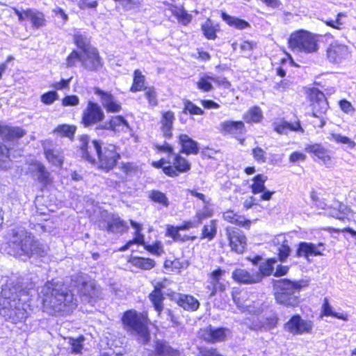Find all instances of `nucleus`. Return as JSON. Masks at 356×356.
<instances>
[{"label":"nucleus","instance_id":"37","mask_svg":"<svg viewBox=\"0 0 356 356\" xmlns=\"http://www.w3.org/2000/svg\"><path fill=\"white\" fill-rule=\"evenodd\" d=\"M223 218L229 222L246 227H249L251 223L250 220H245L243 216L238 215L231 210L223 213Z\"/></svg>","mask_w":356,"mask_h":356},{"label":"nucleus","instance_id":"24","mask_svg":"<svg viewBox=\"0 0 356 356\" xmlns=\"http://www.w3.org/2000/svg\"><path fill=\"white\" fill-rule=\"evenodd\" d=\"M167 5L168 10L171 12L179 24L186 26L191 22L193 15L185 9L183 5L177 6L170 3H168Z\"/></svg>","mask_w":356,"mask_h":356},{"label":"nucleus","instance_id":"52","mask_svg":"<svg viewBox=\"0 0 356 356\" xmlns=\"http://www.w3.org/2000/svg\"><path fill=\"white\" fill-rule=\"evenodd\" d=\"M346 13L340 12L336 16V19H327L325 20L324 23L329 27L337 30H341L343 28V22H341V18L346 17Z\"/></svg>","mask_w":356,"mask_h":356},{"label":"nucleus","instance_id":"4","mask_svg":"<svg viewBox=\"0 0 356 356\" xmlns=\"http://www.w3.org/2000/svg\"><path fill=\"white\" fill-rule=\"evenodd\" d=\"M44 306L55 312H69L76 306V300L63 284L47 282L40 291Z\"/></svg>","mask_w":356,"mask_h":356},{"label":"nucleus","instance_id":"15","mask_svg":"<svg viewBox=\"0 0 356 356\" xmlns=\"http://www.w3.org/2000/svg\"><path fill=\"white\" fill-rule=\"evenodd\" d=\"M99 129L115 133H126L131 130L128 121L122 115L111 116L99 126Z\"/></svg>","mask_w":356,"mask_h":356},{"label":"nucleus","instance_id":"21","mask_svg":"<svg viewBox=\"0 0 356 356\" xmlns=\"http://www.w3.org/2000/svg\"><path fill=\"white\" fill-rule=\"evenodd\" d=\"M303 281H292L288 279H280L275 280L273 283L274 291L293 293L299 296L300 289L302 288Z\"/></svg>","mask_w":356,"mask_h":356},{"label":"nucleus","instance_id":"33","mask_svg":"<svg viewBox=\"0 0 356 356\" xmlns=\"http://www.w3.org/2000/svg\"><path fill=\"white\" fill-rule=\"evenodd\" d=\"M179 143L182 152L186 154H197L199 152L197 143L188 137V135H179Z\"/></svg>","mask_w":356,"mask_h":356},{"label":"nucleus","instance_id":"56","mask_svg":"<svg viewBox=\"0 0 356 356\" xmlns=\"http://www.w3.org/2000/svg\"><path fill=\"white\" fill-rule=\"evenodd\" d=\"M181 230L179 227L168 226L167 228V235L172 237L175 241H186L185 238H182L179 232Z\"/></svg>","mask_w":356,"mask_h":356},{"label":"nucleus","instance_id":"2","mask_svg":"<svg viewBox=\"0 0 356 356\" xmlns=\"http://www.w3.org/2000/svg\"><path fill=\"white\" fill-rule=\"evenodd\" d=\"M8 252L15 257L31 258L32 256L44 257L47 250L44 246L24 228L17 227L11 230L8 241Z\"/></svg>","mask_w":356,"mask_h":356},{"label":"nucleus","instance_id":"22","mask_svg":"<svg viewBox=\"0 0 356 356\" xmlns=\"http://www.w3.org/2000/svg\"><path fill=\"white\" fill-rule=\"evenodd\" d=\"M228 331V330L225 328L214 329L209 325L205 328L201 329L199 332V336L207 342L216 343L225 340L226 332Z\"/></svg>","mask_w":356,"mask_h":356},{"label":"nucleus","instance_id":"38","mask_svg":"<svg viewBox=\"0 0 356 356\" xmlns=\"http://www.w3.org/2000/svg\"><path fill=\"white\" fill-rule=\"evenodd\" d=\"M257 47L255 41L243 40L239 44L234 42L232 44V48L234 51L238 49L241 53H252Z\"/></svg>","mask_w":356,"mask_h":356},{"label":"nucleus","instance_id":"26","mask_svg":"<svg viewBox=\"0 0 356 356\" xmlns=\"http://www.w3.org/2000/svg\"><path fill=\"white\" fill-rule=\"evenodd\" d=\"M347 48L344 45L331 44L327 49V58L332 63H339L347 55Z\"/></svg>","mask_w":356,"mask_h":356},{"label":"nucleus","instance_id":"60","mask_svg":"<svg viewBox=\"0 0 356 356\" xmlns=\"http://www.w3.org/2000/svg\"><path fill=\"white\" fill-rule=\"evenodd\" d=\"M72 77L69 79H61L59 81L54 82L51 85V87L56 90H68L70 88V83Z\"/></svg>","mask_w":356,"mask_h":356},{"label":"nucleus","instance_id":"45","mask_svg":"<svg viewBox=\"0 0 356 356\" xmlns=\"http://www.w3.org/2000/svg\"><path fill=\"white\" fill-rule=\"evenodd\" d=\"M183 113L191 115H203L204 110L188 99L184 100Z\"/></svg>","mask_w":356,"mask_h":356},{"label":"nucleus","instance_id":"13","mask_svg":"<svg viewBox=\"0 0 356 356\" xmlns=\"http://www.w3.org/2000/svg\"><path fill=\"white\" fill-rule=\"evenodd\" d=\"M225 234L232 250L242 254L247 244L246 237L243 232L237 228L228 227L225 229Z\"/></svg>","mask_w":356,"mask_h":356},{"label":"nucleus","instance_id":"63","mask_svg":"<svg viewBox=\"0 0 356 356\" xmlns=\"http://www.w3.org/2000/svg\"><path fill=\"white\" fill-rule=\"evenodd\" d=\"M81 10L93 9L98 6L97 0H79L77 3Z\"/></svg>","mask_w":356,"mask_h":356},{"label":"nucleus","instance_id":"7","mask_svg":"<svg viewBox=\"0 0 356 356\" xmlns=\"http://www.w3.org/2000/svg\"><path fill=\"white\" fill-rule=\"evenodd\" d=\"M65 60L67 67H72L78 61H80L87 70L92 72L99 70L104 65L103 58L97 48L95 47L83 53V55L77 50L73 49L67 56Z\"/></svg>","mask_w":356,"mask_h":356},{"label":"nucleus","instance_id":"44","mask_svg":"<svg viewBox=\"0 0 356 356\" xmlns=\"http://www.w3.org/2000/svg\"><path fill=\"white\" fill-rule=\"evenodd\" d=\"M217 233V224L216 221L213 220L209 222L208 225L203 227L201 238H207L211 241Z\"/></svg>","mask_w":356,"mask_h":356},{"label":"nucleus","instance_id":"12","mask_svg":"<svg viewBox=\"0 0 356 356\" xmlns=\"http://www.w3.org/2000/svg\"><path fill=\"white\" fill-rule=\"evenodd\" d=\"M211 81L220 88L229 89L232 86L231 82L225 76H212L207 74L200 76L195 83V86L200 91L209 92L214 88Z\"/></svg>","mask_w":356,"mask_h":356},{"label":"nucleus","instance_id":"1","mask_svg":"<svg viewBox=\"0 0 356 356\" xmlns=\"http://www.w3.org/2000/svg\"><path fill=\"white\" fill-rule=\"evenodd\" d=\"M29 289L19 284L3 287L0 295V315L13 323L25 320L29 314Z\"/></svg>","mask_w":356,"mask_h":356},{"label":"nucleus","instance_id":"10","mask_svg":"<svg viewBox=\"0 0 356 356\" xmlns=\"http://www.w3.org/2000/svg\"><path fill=\"white\" fill-rule=\"evenodd\" d=\"M99 227L101 229L113 234H122L129 229L127 222L118 215L106 211L102 213Z\"/></svg>","mask_w":356,"mask_h":356},{"label":"nucleus","instance_id":"55","mask_svg":"<svg viewBox=\"0 0 356 356\" xmlns=\"http://www.w3.org/2000/svg\"><path fill=\"white\" fill-rule=\"evenodd\" d=\"M58 99V95L55 90L44 92L40 97L41 102L45 105H51Z\"/></svg>","mask_w":356,"mask_h":356},{"label":"nucleus","instance_id":"34","mask_svg":"<svg viewBox=\"0 0 356 356\" xmlns=\"http://www.w3.org/2000/svg\"><path fill=\"white\" fill-rule=\"evenodd\" d=\"M145 76L140 70H135L133 73V82L129 88V91L131 92L143 91L147 88L145 86Z\"/></svg>","mask_w":356,"mask_h":356},{"label":"nucleus","instance_id":"9","mask_svg":"<svg viewBox=\"0 0 356 356\" xmlns=\"http://www.w3.org/2000/svg\"><path fill=\"white\" fill-rule=\"evenodd\" d=\"M12 10L17 16L19 22H23L26 20L29 21L31 27L33 30L42 29L47 24L48 22L46 15L40 10L31 8L20 10L15 7H13Z\"/></svg>","mask_w":356,"mask_h":356},{"label":"nucleus","instance_id":"31","mask_svg":"<svg viewBox=\"0 0 356 356\" xmlns=\"http://www.w3.org/2000/svg\"><path fill=\"white\" fill-rule=\"evenodd\" d=\"M175 120V113L172 111L161 112L159 121L160 129L163 134H171L173 130V124Z\"/></svg>","mask_w":356,"mask_h":356},{"label":"nucleus","instance_id":"61","mask_svg":"<svg viewBox=\"0 0 356 356\" xmlns=\"http://www.w3.org/2000/svg\"><path fill=\"white\" fill-rule=\"evenodd\" d=\"M63 106H75L79 104V99L75 95H66L62 99Z\"/></svg>","mask_w":356,"mask_h":356},{"label":"nucleus","instance_id":"8","mask_svg":"<svg viewBox=\"0 0 356 356\" xmlns=\"http://www.w3.org/2000/svg\"><path fill=\"white\" fill-rule=\"evenodd\" d=\"M317 39L309 31L300 29L291 33L288 39V47L291 50L307 54L314 53L318 50Z\"/></svg>","mask_w":356,"mask_h":356},{"label":"nucleus","instance_id":"64","mask_svg":"<svg viewBox=\"0 0 356 356\" xmlns=\"http://www.w3.org/2000/svg\"><path fill=\"white\" fill-rule=\"evenodd\" d=\"M254 159L259 163H265L266 161V152L261 147H256L252 150Z\"/></svg>","mask_w":356,"mask_h":356},{"label":"nucleus","instance_id":"11","mask_svg":"<svg viewBox=\"0 0 356 356\" xmlns=\"http://www.w3.org/2000/svg\"><path fill=\"white\" fill-rule=\"evenodd\" d=\"M104 118V113L100 106L96 102L89 101L83 111L81 124L84 127H89L102 121Z\"/></svg>","mask_w":356,"mask_h":356},{"label":"nucleus","instance_id":"58","mask_svg":"<svg viewBox=\"0 0 356 356\" xmlns=\"http://www.w3.org/2000/svg\"><path fill=\"white\" fill-rule=\"evenodd\" d=\"M339 106L340 109L346 114L353 115L355 112V108L352 105L351 102L346 99L339 100Z\"/></svg>","mask_w":356,"mask_h":356},{"label":"nucleus","instance_id":"62","mask_svg":"<svg viewBox=\"0 0 356 356\" xmlns=\"http://www.w3.org/2000/svg\"><path fill=\"white\" fill-rule=\"evenodd\" d=\"M76 131L75 125L61 124L58 126L54 130V134H74Z\"/></svg>","mask_w":356,"mask_h":356},{"label":"nucleus","instance_id":"39","mask_svg":"<svg viewBox=\"0 0 356 356\" xmlns=\"http://www.w3.org/2000/svg\"><path fill=\"white\" fill-rule=\"evenodd\" d=\"M73 41L74 44L81 51L82 53H84L89 49L93 47L90 44V39L88 38L84 34H82L79 32L74 34Z\"/></svg>","mask_w":356,"mask_h":356},{"label":"nucleus","instance_id":"32","mask_svg":"<svg viewBox=\"0 0 356 356\" xmlns=\"http://www.w3.org/2000/svg\"><path fill=\"white\" fill-rule=\"evenodd\" d=\"M305 150L308 152L313 153L325 165L330 161V156L327 150L320 144L307 145L305 147Z\"/></svg>","mask_w":356,"mask_h":356},{"label":"nucleus","instance_id":"57","mask_svg":"<svg viewBox=\"0 0 356 356\" xmlns=\"http://www.w3.org/2000/svg\"><path fill=\"white\" fill-rule=\"evenodd\" d=\"M120 168L126 176L134 175L138 171V166L133 163H122Z\"/></svg>","mask_w":356,"mask_h":356},{"label":"nucleus","instance_id":"47","mask_svg":"<svg viewBox=\"0 0 356 356\" xmlns=\"http://www.w3.org/2000/svg\"><path fill=\"white\" fill-rule=\"evenodd\" d=\"M276 262L274 259H268L265 263H262L259 266V271H255L256 274L261 275V280L264 277L270 275L273 272V264Z\"/></svg>","mask_w":356,"mask_h":356},{"label":"nucleus","instance_id":"49","mask_svg":"<svg viewBox=\"0 0 356 356\" xmlns=\"http://www.w3.org/2000/svg\"><path fill=\"white\" fill-rule=\"evenodd\" d=\"M68 344L71 346L72 352L74 354H79L83 349V343L85 341L83 336H79L78 338L74 339L69 337L67 339Z\"/></svg>","mask_w":356,"mask_h":356},{"label":"nucleus","instance_id":"5","mask_svg":"<svg viewBox=\"0 0 356 356\" xmlns=\"http://www.w3.org/2000/svg\"><path fill=\"white\" fill-rule=\"evenodd\" d=\"M123 329L131 335L138 337L143 343L149 339L147 316L134 309L125 312L122 317Z\"/></svg>","mask_w":356,"mask_h":356},{"label":"nucleus","instance_id":"46","mask_svg":"<svg viewBox=\"0 0 356 356\" xmlns=\"http://www.w3.org/2000/svg\"><path fill=\"white\" fill-rule=\"evenodd\" d=\"M289 62L291 63H293V60L292 56L286 53V57L282 58L279 60L278 66L275 68V74L281 78H284L286 75V63Z\"/></svg>","mask_w":356,"mask_h":356},{"label":"nucleus","instance_id":"40","mask_svg":"<svg viewBox=\"0 0 356 356\" xmlns=\"http://www.w3.org/2000/svg\"><path fill=\"white\" fill-rule=\"evenodd\" d=\"M131 262L135 267L143 270H150L153 268L156 264L154 259L139 257H133Z\"/></svg>","mask_w":356,"mask_h":356},{"label":"nucleus","instance_id":"19","mask_svg":"<svg viewBox=\"0 0 356 356\" xmlns=\"http://www.w3.org/2000/svg\"><path fill=\"white\" fill-rule=\"evenodd\" d=\"M42 146L48 161L55 166H61L63 162V156L58 145L51 141L45 140L43 142Z\"/></svg>","mask_w":356,"mask_h":356},{"label":"nucleus","instance_id":"29","mask_svg":"<svg viewBox=\"0 0 356 356\" xmlns=\"http://www.w3.org/2000/svg\"><path fill=\"white\" fill-rule=\"evenodd\" d=\"M274 295L276 302L280 305L294 307L299 303V296L293 293L274 291Z\"/></svg>","mask_w":356,"mask_h":356},{"label":"nucleus","instance_id":"54","mask_svg":"<svg viewBox=\"0 0 356 356\" xmlns=\"http://www.w3.org/2000/svg\"><path fill=\"white\" fill-rule=\"evenodd\" d=\"M38 179L40 183L47 185L50 182L49 173L45 169V167L41 164L37 166Z\"/></svg>","mask_w":356,"mask_h":356},{"label":"nucleus","instance_id":"50","mask_svg":"<svg viewBox=\"0 0 356 356\" xmlns=\"http://www.w3.org/2000/svg\"><path fill=\"white\" fill-rule=\"evenodd\" d=\"M144 95L147 100L149 106L155 107L158 105L157 92L156 88L154 86H149L145 88L144 90Z\"/></svg>","mask_w":356,"mask_h":356},{"label":"nucleus","instance_id":"48","mask_svg":"<svg viewBox=\"0 0 356 356\" xmlns=\"http://www.w3.org/2000/svg\"><path fill=\"white\" fill-rule=\"evenodd\" d=\"M10 161L9 148L0 145V169L10 168Z\"/></svg>","mask_w":356,"mask_h":356},{"label":"nucleus","instance_id":"42","mask_svg":"<svg viewBox=\"0 0 356 356\" xmlns=\"http://www.w3.org/2000/svg\"><path fill=\"white\" fill-rule=\"evenodd\" d=\"M222 129L225 132H232L234 131H242L245 129L244 122L241 120L238 121H232V120H227L222 122L220 124Z\"/></svg>","mask_w":356,"mask_h":356},{"label":"nucleus","instance_id":"18","mask_svg":"<svg viewBox=\"0 0 356 356\" xmlns=\"http://www.w3.org/2000/svg\"><path fill=\"white\" fill-rule=\"evenodd\" d=\"M77 288L80 294L89 298H97L99 292L95 282L88 277L79 275L77 277Z\"/></svg>","mask_w":356,"mask_h":356},{"label":"nucleus","instance_id":"3","mask_svg":"<svg viewBox=\"0 0 356 356\" xmlns=\"http://www.w3.org/2000/svg\"><path fill=\"white\" fill-rule=\"evenodd\" d=\"M80 140L81 156L88 162L94 164L96 159L94 155L98 156L99 168L108 171L112 169L120 159V154L116 151V147L112 144L100 143L97 140H92L88 144V136H81Z\"/></svg>","mask_w":356,"mask_h":356},{"label":"nucleus","instance_id":"30","mask_svg":"<svg viewBox=\"0 0 356 356\" xmlns=\"http://www.w3.org/2000/svg\"><path fill=\"white\" fill-rule=\"evenodd\" d=\"M220 17L229 26L238 30H244L250 27V24L248 21L238 17L229 15L224 11L221 12Z\"/></svg>","mask_w":356,"mask_h":356},{"label":"nucleus","instance_id":"35","mask_svg":"<svg viewBox=\"0 0 356 356\" xmlns=\"http://www.w3.org/2000/svg\"><path fill=\"white\" fill-rule=\"evenodd\" d=\"M244 121L249 124L259 123L263 119V113L260 107L254 106L250 107L243 117Z\"/></svg>","mask_w":356,"mask_h":356},{"label":"nucleus","instance_id":"28","mask_svg":"<svg viewBox=\"0 0 356 356\" xmlns=\"http://www.w3.org/2000/svg\"><path fill=\"white\" fill-rule=\"evenodd\" d=\"M172 298L186 310L195 311L200 306L198 300L192 296L176 293Z\"/></svg>","mask_w":356,"mask_h":356},{"label":"nucleus","instance_id":"20","mask_svg":"<svg viewBox=\"0 0 356 356\" xmlns=\"http://www.w3.org/2000/svg\"><path fill=\"white\" fill-rule=\"evenodd\" d=\"M325 250V245L323 243L314 244L312 243L302 242L299 244L296 254L298 257H304L309 259V257L321 256Z\"/></svg>","mask_w":356,"mask_h":356},{"label":"nucleus","instance_id":"41","mask_svg":"<svg viewBox=\"0 0 356 356\" xmlns=\"http://www.w3.org/2000/svg\"><path fill=\"white\" fill-rule=\"evenodd\" d=\"M155 352L159 356H179V352L165 343H157Z\"/></svg>","mask_w":356,"mask_h":356},{"label":"nucleus","instance_id":"27","mask_svg":"<svg viewBox=\"0 0 356 356\" xmlns=\"http://www.w3.org/2000/svg\"><path fill=\"white\" fill-rule=\"evenodd\" d=\"M201 31L203 36L208 40H215L218 38V33L220 31L219 23H215L211 19L207 18L201 24Z\"/></svg>","mask_w":356,"mask_h":356},{"label":"nucleus","instance_id":"17","mask_svg":"<svg viewBox=\"0 0 356 356\" xmlns=\"http://www.w3.org/2000/svg\"><path fill=\"white\" fill-rule=\"evenodd\" d=\"M94 92L99 97L103 107L108 113H118L122 110L121 104L115 99L114 96L108 91L95 88Z\"/></svg>","mask_w":356,"mask_h":356},{"label":"nucleus","instance_id":"14","mask_svg":"<svg viewBox=\"0 0 356 356\" xmlns=\"http://www.w3.org/2000/svg\"><path fill=\"white\" fill-rule=\"evenodd\" d=\"M312 327L311 321L302 319L299 315H294L284 324L285 330L294 335L310 333Z\"/></svg>","mask_w":356,"mask_h":356},{"label":"nucleus","instance_id":"6","mask_svg":"<svg viewBox=\"0 0 356 356\" xmlns=\"http://www.w3.org/2000/svg\"><path fill=\"white\" fill-rule=\"evenodd\" d=\"M305 94L313 117L310 123L314 127H322L325 122L319 116L325 114L329 108L327 99L323 91L315 87L305 88Z\"/></svg>","mask_w":356,"mask_h":356},{"label":"nucleus","instance_id":"25","mask_svg":"<svg viewBox=\"0 0 356 356\" xmlns=\"http://www.w3.org/2000/svg\"><path fill=\"white\" fill-rule=\"evenodd\" d=\"M167 282L168 281L166 280L158 282L155 286L154 291L149 296V300L154 305L155 309L159 313H160L163 308V293L162 292V289L165 287Z\"/></svg>","mask_w":356,"mask_h":356},{"label":"nucleus","instance_id":"43","mask_svg":"<svg viewBox=\"0 0 356 356\" xmlns=\"http://www.w3.org/2000/svg\"><path fill=\"white\" fill-rule=\"evenodd\" d=\"M266 180L267 177L262 174H259L256 175L252 179L253 183L251 186L252 192L254 194H257L264 192L266 188L264 184L266 181Z\"/></svg>","mask_w":356,"mask_h":356},{"label":"nucleus","instance_id":"51","mask_svg":"<svg viewBox=\"0 0 356 356\" xmlns=\"http://www.w3.org/2000/svg\"><path fill=\"white\" fill-rule=\"evenodd\" d=\"M173 165H175L179 173L186 172L191 169V163L179 155L175 156Z\"/></svg>","mask_w":356,"mask_h":356},{"label":"nucleus","instance_id":"59","mask_svg":"<svg viewBox=\"0 0 356 356\" xmlns=\"http://www.w3.org/2000/svg\"><path fill=\"white\" fill-rule=\"evenodd\" d=\"M334 203L337 209L338 214H339V220H343L348 218L350 213V209L346 205L341 202H336Z\"/></svg>","mask_w":356,"mask_h":356},{"label":"nucleus","instance_id":"16","mask_svg":"<svg viewBox=\"0 0 356 356\" xmlns=\"http://www.w3.org/2000/svg\"><path fill=\"white\" fill-rule=\"evenodd\" d=\"M273 130L278 134L287 132H303L300 121L297 116L293 120L281 118L273 123Z\"/></svg>","mask_w":356,"mask_h":356},{"label":"nucleus","instance_id":"53","mask_svg":"<svg viewBox=\"0 0 356 356\" xmlns=\"http://www.w3.org/2000/svg\"><path fill=\"white\" fill-rule=\"evenodd\" d=\"M149 197L154 202L161 204L165 207H167L169 205V201L168 197L163 193H161V191H152Z\"/></svg>","mask_w":356,"mask_h":356},{"label":"nucleus","instance_id":"23","mask_svg":"<svg viewBox=\"0 0 356 356\" xmlns=\"http://www.w3.org/2000/svg\"><path fill=\"white\" fill-rule=\"evenodd\" d=\"M232 278L237 282L243 284H252L259 283L261 281V275L252 273L245 269L238 268L232 272Z\"/></svg>","mask_w":356,"mask_h":356},{"label":"nucleus","instance_id":"36","mask_svg":"<svg viewBox=\"0 0 356 356\" xmlns=\"http://www.w3.org/2000/svg\"><path fill=\"white\" fill-rule=\"evenodd\" d=\"M225 273V270L218 268L210 274L209 278L211 280V284L213 286V290L211 293V296H214L218 290L221 291L225 290V285L220 282Z\"/></svg>","mask_w":356,"mask_h":356}]
</instances>
